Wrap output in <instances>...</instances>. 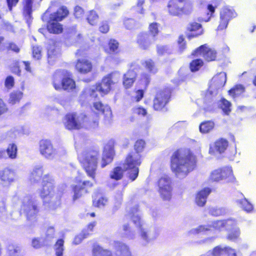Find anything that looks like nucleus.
<instances>
[{
    "mask_svg": "<svg viewBox=\"0 0 256 256\" xmlns=\"http://www.w3.org/2000/svg\"><path fill=\"white\" fill-rule=\"evenodd\" d=\"M197 158L190 148H179L170 158V168L174 175L180 178H186L196 166Z\"/></svg>",
    "mask_w": 256,
    "mask_h": 256,
    "instance_id": "obj_1",
    "label": "nucleus"
},
{
    "mask_svg": "<svg viewBox=\"0 0 256 256\" xmlns=\"http://www.w3.org/2000/svg\"><path fill=\"white\" fill-rule=\"evenodd\" d=\"M20 214L26 218L28 222L34 224L40 211V204L35 197L26 195L20 198Z\"/></svg>",
    "mask_w": 256,
    "mask_h": 256,
    "instance_id": "obj_2",
    "label": "nucleus"
},
{
    "mask_svg": "<svg viewBox=\"0 0 256 256\" xmlns=\"http://www.w3.org/2000/svg\"><path fill=\"white\" fill-rule=\"evenodd\" d=\"M100 153L96 150H88L84 151L78 156L80 162L82 164L88 176L94 179Z\"/></svg>",
    "mask_w": 256,
    "mask_h": 256,
    "instance_id": "obj_3",
    "label": "nucleus"
},
{
    "mask_svg": "<svg viewBox=\"0 0 256 256\" xmlns=\"http://www.w3.org/2000/svg\"><path fill=\"white\" fill-rule=\"evenodd\" d=\"M193 4L190 0H170L167 5L168 12L172 16L190 15L193 10Z\"/></svg>",
    "mask_w": 256,
    "mask_h": 256,
    "instance_id": "obj_4",
    "label": "nucleus"
},
{
    "mask_svg": "<svg viewBox=\"0 0 256 256\" xmlns=\"http://www.w3.org/2000/svg\"><path fill=\"white\" fill-rule=\"evenodd\" d=\"M160 24L153 22L150 23L148 27V32H142L139 34L137 37L136 42L140 48L148 50L152 44V40H155L160 32Z\"/></svg>",
    "mask_w": 256,
    "mask_h": 256,
    "instance_id": "obj_5",
    "label": "nucleus"
},
{
    "mask_svg": "<svg viewBox=\"0 0 256 256\" xmlns=\"http://www.w3.org/2000/svg\"><path fill=\"white\" fill-rule=\"evenodd\" d=\"M52 84L57 90L73 92L76 88L75 82L70 78L68 71L64 70H58L54 72Z\"/></svg>",
    "mask_w": 256,
    "mask_h": 256,
    "instance_id": "obj_6",
    "label": "nucleus"
},
{
    "mask_svg": "<svg viewBox=\"0 0 256 256\" xmlns=\"http://www.w3.org/2000/svg\"><path fill=\"white\" fill-rule=\"evenodd\" d=\"M172 90L164 88L156 92L153 100L152 108L157 112H166V105L171 100Z\"/></svg>",
    "mask_w": 256,
    "mask_h": 256,
    "instance_id": "obj_7",
    "label": "nucleus"
},
{
    "mask_svg": "<svg viewBox=\"0 0 256 256\" xmlns=\"http://www.w3.org/2000/svg\"><path fill=\"white\" fill-rule=\"evenodd\" d=\"M68 14V10L65 6H62L56 12L53 13L47 24V30L50 33L58 34L62 32V26L58 22Z\"/></svg>",
    "mask_w": 256,
    "mask_h": 256,
    "instance_id": "obj_8",
    "label": "nucleus"
},
{
    "mask_svg": "<svg viewBox=\"0 0 256 256\" xmlns=\"http://www.w3.org/2000/svg\"><path fill=\"white\" fill-rule=\"evenodd\" d=\"M192 57L202 56L204 61L208 63L218 62L220 60V56L217 50L210 47L207 44H202L195 48L190 54Z\"/></svg>",
    "mask_w": 256,
    "mask_h": 256,
    "instance_id": "obj_9",
    "label": "nucleus"
},
{
    "mask_svg": "<svg viewBox=\"0 0 256 256\" xmlns=\"http://www.w3.org/2000/svg\"><path fill=\"white\" fill-rule=\"evenodd\" d=\"M94 106L98 112H95L96 118L92 121L88 122V127L90 128H95L98 125V114H102L104 116V122L106 124H110L112 122V112L110 107L107 105H104L101 102H95Z\"/></svg>",
    "mask_w": 256,
    "mask_h": 256,
    "instance_id": "obj_10",
    "label": "nucleus"
},
{
    "mask_svg": "<svg viewBox=\"0 0 256 256\" xmlns=\"http://www.w3.org/2000/svg\"><path fill=\"white\" fill-rule=\"evenodd\" d=\"M210 178L212 182H218L224 180L226 182H233L235 180L232 170L229 166H225L213 170L211 172Z\"/></svg>",
    "mask_w": 256,
    "mask_h": 256,
    "instance_id": "obj_11",
    "label": "nucleus"
},
{
    "mask_svg": "<svg viewBox=\"0 0 256 256\" xmlns=\"http://www.w3.org/2000/svg\"><path fill=\"white\" fill-rule=\"evenodd\" d=\"M86 119V116L84 114L78 116L75 113L68 114L66 116L64 125L68 130H78L82 124L87 122Z\"/></svg>",
    "mask_w": 256,
    "mask_h": 256,
    "instance_id": "obj_12",
    "label": "nucleus"
},
{
    "mask_svg": "<svg viewBox=\"0 0 256 256\" xmlns=\"http://www.w3.org/2000/svg\"><path fill=\"white\" fill-rule=\"evenodd\" d=\"M113 84L112 80V74L103 78L100 84L93 86L88 90V93L91 97L96 98L98 96L97 92L102 94H106L110 90V86Z\"/></svg>",
    "mask_w": 256,
    "mask_h": 256,
    "instance_id": "obj_13",
    "label": "nucleus"
},
{
    "mask_svg": "<svg viewBox=\"0 0 256 256\" xmlns=\"http://www.w3.org/2000/svg\"><path fill=\"white\" fill-rule=\"evenodd\" d=\"M158 192L164 200H170L172 196V187L170 178L168 176L160 178L158 181Z\"/></svg>",
    "mask_w": 256,
    "mask_h": 256,
    "instance_id": "obj_14",
    "label": "nucleus"
},
{
    "mask_svg": "<svg viewBox=\"0 0 256 256\" xmlns=\"http://www.w3.org/2000/svg\"><path fill=\"white\" fill-rule=\"evenodd\" d=\"M141 156L139 155L129 154V179L134 181L139 174L138 167L141 164Z\"/></svg>",
    "mask_w": 256,
    "mask_h": 256,
    "instance_id": "obj_15",
    "label": "nucleus"
},
{
    "mask_svg": "<svg viewBox=\"0 0 256 256\" xmlns=\"http://www.w3.org/2000/svg\"><path fill=\"white\" fill-rule=\"evenodd\" d=\"M39 150L40 154L46 158H52L56 154L51 142L48 140H42L39 142Z\"/></svg>",
    "mask_w": 256,
    "mask_h": 256,
    "instance_id": "obj_16",
    "label": "nucleus"
},
{
    "mask_svg": "<svg viewBox=\"0 0 256 256\" xmlns=\"http://www.w3.org/2000/svg\"><path fill=\"white\" fill-rule=\"evenodd\" d=\"M42 188L40 190V196L42 198H46L50 196L54 188V180L48 175L43 176L42 181Z\"/></svg>",
    "mask_w": 256,
    "mask_h": 256,
    "instance_id": "obj_17",
    "label": "nucleus"
},
{
    "mask_svg": "<svg viewBox=\"0 0 256 256\" xmlns=\"http://www.w3.org/2000/svg\"><path fill=\"white\" fill-rule=\"evenodd\" d=\"M203 33L202 25L196 22H190L186 28V36L188 40L198 37Z\"/></svg>",
    "mask_w": 256,
    "mask_h": 256,
    "instance_id": "obj_18",
    "label": "nucleus"
},
{
    "mask_svg": "<svg viewBox=\"0 0 256 256\" xmlns=\"http://www.w3.org/2000/svg\"><path fill=\"white\" fill-rule=\"evenodd\" d=\"M236 225L235 220L228 218L224 220H218L213 222L209 226L208 230H220L223 228L226 230L233 228Z\"/></svg>",
    "mask_w": 256,
    "mask_h": 256,
    "instance_id": "obj_19",
    "label": "nucleus"
},
{
    "mask_svg": "<svg viewBox=\"0 0 256 256\" xmlns=\"http://www.w3.org/2000/svg\"><path fill=\"white\" fill-rule=\"evenodd\" d=\"M92 186V184L88 180H84L82 184L79 183L76 185H72V188L74 193L73 200H76L88 192L86 186L91 187Z\"/></svg>",
    "mask_w": 256,
    "mask_h": 256,
    "instance_id": "obj_20",
    "label": "nucleus"
},
{
    "mask_svg": "<svg viewBox=\"0 0 256 256\" xmlns=\"http://www.w3.org/2000/svg\"><path fill=\"white\" fill-rule=\"evenodd\" d=\"M228 146V140L226 138H220L216 140L213 144L210 146V150L213 152H216L222 154L225 152Z\"/></svg>",
    "mask_w": 256,
    "mask_h": 256,
    "instance_id": "obj_21",
    "label": "nucleus"
},
{
    "mask_svg": "<svg viewBox=\"0 0 256 256\" xmlns=\"http://www.w3.org/2000/svg\"><path fill=\"white\" fill-rule=\"evenodd\" d=\"M114 154V146L110 144L104 147L101 166L104 168L107 164L110 163L113 160Z\"/></svg>",
    "mask_w": 256,
    "mask_h": 256,
    "instance_id": "obj_22",
    "label": "nucleus"
},
{
    "mask_svg": "<svg viewBox=\"0 0 256 256\" xmlns=\"http://www.w3.org/2000/svg\"><path fill=\"white\" fill-rule=\"evenodd\" d=\"M212 256H236L234 250L228 246L222 248L220 246H215L212 250Z\"/></svg>",
    "mask_w": 256,
    "mask_h": 256,
    "instance_id": "obj_23",
    "label": "nucleus"
},
{
    "mask_svg": "<svg viewBox=\"0 0 256 256\" xmlns=\"http://www.w3.org/2000/svg\"><path fill=\"white\" fill-rule=\"evenodd\" d=\"M128 170V156L126 157L125 162L122 166L114 168L110 173V178L116 180H121L124 172Z\"/></svg>",
    "mask_w": 256,
    "mask_h": 256,
    "instance_id": "obj_24",
    "label": "nucleus"
},
{
    "mask_svg": "<svg viewBox=\"0 0 256 256\" xmlns=\"http://www.w3.org/2000/svg\"><path fill=\"white\" fill-rule=\"evenodd\" d=\"M16 179V173L14 170L8 168L0 170V180L5 185H8Z\"/></svg>",
    "mask_w": 256,
    "mask_h": 256,
    "instance_id": "obj_25",
    "label": "nucleus"
},
{
    "mask_svg": "<svg viewBox=\"0 0 256 256\" xmlns=\"http://www.w3.org/2000/svg\"><path fill=\"white\" fill-rule=\"evenodd\" d=\"M212 192L211 188H204L200 190L196 194L195 202L196 204L200 206H203L205 204L208 196Z\"/></svg>",
    "mask_w": 256,
    "mask_h": 256,
    "instance_id": "obj_26",
    "label": "nucleus"
},
{
    "mask_svg": "<svg viewBox=\"0 0 256 256\" xmlns=\"http://www.w3.org/2000/svg\"><path fill=\"white\" fill-rule=\"evenodd\" d=\"M220 5V2L218 0L212 1V4H209L207 5L206 9L208 12L206 13V18H199L200 22H208L212 17L214 16L216 8Z\"/></svg>",
    "mask_w": 256,
    "mask_h": 256,
    "instance_id": "obj_27",
    "label": "nucleus"
},
{
    "mask_svg": "<svg viewBox=\"0 0 256 256\" xmlns=\"http://www.w3.org/2000/svg\"><path fill=\"white\" fill-rule=\"evenodd\" d=\"M140 66L137 62L131 63L129 68V84H132L137 79Z\"/></svg>",
    "mask_w": 256,
    "mask_h": 256,
    "instance_id": "obj_28",
    "label": "nucleus"
},
{
    "mask_svg": "<svg viewBox=\"0 0 256 256\" xmlns=\"http://www.w3.org/2000/svg\"><path fill=\"white\" fill-rule=\"evenodd\" d=\"M76 69L81 74H86L92 68L90 62L85 59L78 60L76 65Z\"/></svg>",
    "mask_w": 256,
    "mask_h": 256,
    "instance_id": "obj_29",
    "label": "nucleus"
},
{
    "mask_svg": "<svg viewBox=\"0 0 256 256\" xmlns=\"http://www.w3.org/2000/svg\"><path fill=\"white\" fill-rule=\"evenodd\" d=\"M43 174V169L42 166L40 165L36 166L32 171L30 176V180L32 183H37L40 182L42 178Z\"/></svg>",
    "mask_w": 256,
    "mask_h": 256,
    "instance_id": "obj_30",
    "label": "nucleus"
},
{
    "mask_svg": "<svg viewBox=\"0 0 256 256\" xmlns=\"http://www.w3.org/2000/svg\"><path fill=\"white\" fill-rule=\"evenodd\" d=\"M215 126V123L212 120H206L202 122L199 126L200 132L202 134H206L212 131Z\"/></svg>",
    "mask_w": 256,
    "mask_h": 256,
    "instance_id": "obj_31",
    "label": "nucleus"
},
{
    "mask_svg": "<svg viewBox=\"0 0 256 256\" xmlns=\"http://www.w3.org/2000/svg\"><path fill=\"white\" fill-rule=\"evenodd\" d=\"M34 0H26L24 8V15L26 22L29 24L32 22V6Z\"/></svg>",
    "mask_w": 256,
    "mask_h": 256,
    "instance_id": "obj_32",
    "label": "nucleus"
},
{
    "mask_svg": "<svg viewBox=\"0 0 256 256\" xmlns=\"http://www.w3.org/2000/svg\"><path fill=\"white\" fill-rule=\"evenodd\" d=\"M142 64L144 68L150 74H155L158 72L156 62L152 58L144 60Z\"/></svg>",
    "mask_w": 256,
    "mask_h": 256,
    "instance_id": "obj_33",
    "label": "nucleus"
},
{
    "mask_svg": "<svg viewBox=\"0 0 256 256\" xmlns=\"http://www.w3.org/2000/svg\"><path fill=\"white\" fill-rule=\"evenodd\" d=\"M220 15V18L229 22L236 16V14L233 10L228 7H224L221 10Z\"/></svg>",
    "mask_w": 256,
    "mask_h": 256,
    "instance_id": "obj_34",
    "label": "nucleus"
},
{
    "mask_svg": "<svg viewBox=\"0 0 256 256\" xmlns=\"http://www.w3.org/2000/svg\"><path fill=\"white\" fill-rule=\"evenodd\" d=\"M204 61L201 58L192 60L189 64V68L192 72H195L200 70L204 66Z\"/></svg>",
    "mask_w": 256,
    "mask_h": 256,
    "instance_id": "obj_35",
    "label": "nucleus"
},
{
    "mask_svg": "<svg viewBox=\"0 0 256 256\" xmlns=\"http://www.w3.org/2000/svg\"><path fill=\"white\" fill-rule=\"evenodd\" d=\"M92 254L94 256H112L110 251L103 249L98 244H94Z\"/></svg>",
    "mask_w": 256,
    "mask_h": 256,
    "instance_id": "obj_36",
    "label": "nucleus"
},
{
    "mask_svg": "<svg viewBox=\"0 0 256 256\" xmlns=\"http://www.w3.org/2000/svg\"><path fill=\"white\" fill-rule=\"evenodd\" d=\"M146 142L143 139H138L136 141L134 145V148L136 152V154H132L135 156L140 155V153L142 152L146 147Z\"/></svg>",
    "mask_w": 256,
    "mask_h": 256,
    "instance_id": "obj_37",
    "label": "nucleus"
},
{
    "mask_svg": "<svg viewBox=\"0 0 256 256\" xmlns=\"http://www.w3.org/2000/svg\"><path fill=\"white\" fill-rule=\"evenodd\" d=\"M245 92V88L242 84H237L230 90L228 94L233 98L238 97Z\"/></svg>",
    "mask_w": 256,
    "mask_h": 256,
    "instance_id": "obj_38",
    "label": "nucleus"
},
{
    "mask_svg": "<svg viewBox=\"0 0 256 256\" xmlns=\"http://www.w3.org/2000/svg\"><path fill=\"white\" fill-rule=\"evenodd\" d=\"M54 229L53 226H50L48 228L46 233V236L44 238V243L46 246H50L54 238Z\"/></svg>",
    "mask_w": 256,
    "mask_h": 256,
    "instance_id": "obj_39",
    "label": "nucleus"
},
{
    "mask_svg": "<svg viewBox=\"0 0 256 256\" xmlns=\"http://www.w3.org/2000/svg\"><path fill=\"white\" fill-rule=\"evenodd\" d=\"M23 96V93L20 91H14L10 94L8 103L13 105L19 102Z\"/></svg>",
    "mask_w": 256,
    "mask_h": 256,
    "instance_id": "obj_40",
    "label": "nucleus"
},
{
    "mask_svg": "<svg viewBox=\"0 0 256 256\" xmlns=\"http://www.w3.org/2000/svg\"><path fill=\"white\" fill-rule=\"evenodd\" d=\"M231 106L232 104L230 102L224 98L220 99V108L225 114L228 115L230 114L232 110Z\"/></svg>",
    "mask_w": 256,
    "mask_h": 256,
    "instance_id": "obj_41",
    "label": "nucleus"
},
{
    "mask_svg": "<svg viewBox=\"0 0 256 256\" xmlns=\"http://www.w3.org/2000/svg\"><path fill=\"white\" fill-rule=\"evenodd\" d=\"M147 114V111L146 108L142 107H135L132 110V116L130 120H134L136 116H146Z\"/></svg>",
    "mask_w": 256,
    "mask_h": 256,
    "instance_id": "obj_42",
    "label": "nucleus"
},
{
    "mask_svg": "<svg viewBox=\"0 0 256 256\" xmlns=\"http://www.w3.org/2000/svg\"><path fill=\"white\" fill-rule=\"evenodd\" d=\"M8 252L9 256H23L22 253V248L18 245H9Z\"/></svg>",
    "mask_w": 256,
    "mask_h": 256,
    "instance_id": "obj_43",
    "label": "nucleus"
},
{
    "mask_svg": "<svg viewBox=\"0 0 256 256\" xmlns=\"http://www.w3.org/2000/svg\"><path fill=\"white\" fill-rule=\"evenodd\" d=\"M87 22L92 26L97 24L98 20V16L96 11L92 10L88 12L86 17Z\"/></svg>",
    "mask_w": 256,
    "mask_h": 256,
    "instance_id": "obj_44",
    "label": "nucleus"
},
{
    "mask_svg": "<svg viewBox=\"0 0 256 256\" xmlns=\"http://www.w3.org/2000/svg\"><path fill=\"white\" fill-rule=\"evenodd\" d=\"M6 154L8 158L12 159H14L16 158L18 148L16 144H10L6 150Z\"/></svg>",
    "mask_w": 256,
    "mask_h": 256,
    "instance_id": "obj_45",
    "label": "nucleus"
},
{
    "mask_svg": "<svg viewBox=\"0 0 256 256\" xmlns=\"http://www.w3.org/2000/svg\"><path fill=\"white\" fill-rule=\"evenodd\" d=\"M58 55V52L54 46H50L48 50V58L49 64H52Z\"/></svg>",
    "mask_w": 256,
    "mask_h": 256,
    "instance_id": "obj_46",
    "label": "nucleus"
},
{
    "mask_svg": "<svg viewBox=\"0 0 256 256\" xmlns=\"http://www.w3.org/2000/svg\"><path fill=\"white\" fill-rule=\"evenodd\" d=\"M64 241L62 239L58 240L54 244V248L56 256H62Z\"/></svg>",
    "mask_w": 256,
    "mask_h": 256,
    "instance_id": "obj_47",
    "label": "nucleus"
},
{
    "mask_svg": "<svg viewBox=\"0 0 256 256\" xmlns=\"http://www.w3.org/2000/svg\"><path fill=\"white\" fill-rule=\"evenodd\" d=\"M177 43L178 44V52L179 53H182L187 48L186 42L184 38L183 35L179 36Z\"/></svg>",
    "mask_w": 256,
    "mask_h": 256,
    "instance_id": "obj_48",
    "label": "nucleus"
},
{
    "mask_svg": "<svg viewBox=\"0 0 256 256\" xmlns=\"http://www.w3.org/2000/svg\"><path fill=\"white\" fill-rule=\"evenodd\" d=\"M114 247L117 251H119L121 254H126L128 252L127 246L122 242L116 241L114 242Z\"/></svg>",
    "mask_w": 256,
    "mask_h": 256,
    "instance_id": "obj_49",
    "label": "nucleus"
},
{
    "mask_svg": "<svg viewBox=\"0 0 256 256\" xmlns=\"http://www.w3.org/2000/svg\"><path fill=\"white\" fill-rule=\"evenodd\" d=\"M240 234V230L238 228L232 230L227 236V238L231 241H234L237 240Z\"/></svg>",
    "mask_w": 256,
    "mask_h": 256,
    "instance_id": "obj_50",
    "label": "nucleus"
},
{
    "mask_svg": "<svg viewBox=\"0 0 256 256\" xmlns=\"http://www.w3.org/2000/svg\"><path fill=\"white\" fill-rule=\"evenodd\" d=\"M242 208L243 210L246 212H250L253 210V206L246 200L241 201Z\"/></svg>",
    "mask_w": 256,
    "mask_h": 256,
    "instance_id": "obj_51",
    "label": "nucleus"
},
{
    "mask_svg": "<svg viewBox=\"0 0 256 256\" xmlns=\"http://www.w3.org/2000/svg\"><path fill=\"white\" fill-rule=\"evenodd\" d=\"M168 50V46L166 45H157L156 46V51L159 56H164Z\"/></svg>",
    "mask_w": 256,
    "mask_h": 256,
    "instance_id": "obj_52",
    "label": "nucleus"
},
{
    "mask_svg": "<svg viewBox=\"0 0 256 256\" xmlns=\"http://www.w3.org/2000/svg\"><path fill=\"white\" fill-rule=\"evenodd\" d=\"M42 48L39 46H34L32 48V55L34 58L40 60L41 58Z\"/></svg>",
    "mask_w": 256,
    "mask_h": 256,
    "instance_id": "obj_53",
    "label": "nucleus"
},
{
    "mask_svg": "<svg viewBox=\"0 0 256 256\" xmlns=\"http://www.w3.org/2000/svg\"><path fill=\"white\" fill-rule=\"evenodd\" d=\"M88 233H86L85 232L82 231L81 234L76 236L74 239V244H78L81 242L82 240L86 238H87Z\"/></svg>",
    "mask_w": 256,
    "mask_h": 256,
    "instance_id": "obj_54",
    "label": "nucleus"
},
{
    "mask_svg": "<svg viewBox=\"0 0 256 256\" xmlns=\"http://www.w3.org/2000/svg\"><path fill=\"white\" fill-rule=\"evenodd\" d=\"M226 80L225 74L218 76L215 78L216 84L220 86H223L225 84Z\"/></svg>",
    "mask_w": 256,
    "mask_h": 256,
    "instance_id": "obj_55",
    "label": "nucleus"
},
{
    "mask_svg": "<svg viewBox=\"0 0 256 256\" xmlns=\"http://www.w3.org/2000/svg\"><path fill=\"white\" fill-rule=\"evenodd\" d=\"M229 22L224 18L220 17L219 24L217 28L218 30H222L226 29L228 24Z\"/></svg>",
    "mask_w": 256,
    "mask_h": 256,
    "instance_id": "obj_56",
    "label": "nucleus"
},
{
    "mask_svg": "<svg viewBox=\"0 0 256 256\" xmlns=\"http://www.w3.org/2000/svg\"><path fill=\"white\" fill-rule=\"evenodd\" d=\"M141 80H144V90H146L150 82V76L148 74H143L142 75Z\"/></svg>",
    "mask_w": 256,
    "mask_h": 256,
    "instance_id": "obj_57",
    "label": "nucleus"
},
{
    "mask_svg": "<svg viewBox=\"0 0 256 256\" xmlns=\"http://www.w3.org/2000/svg\"><path fill=\"white\" fill-rule=\"evenodd\" d=\"M107 200L106 198L101 197L97 200H94L93 204L94 206L100 208V206H104Z\"/></svg>",
    "mask_w": 256,
    "mask_h": 256,
    "instance_id": "obj_58",
    "label": "nucleus"
},
{
    "mask_svg": "<svg viewBox=\"0 0 256 256\" xmlns=\"http://www.w3.org/2000/svg\"><path fill=\"white\" fill-rule=\"evenodd\" d=\"M135 94L136 95L134 96V100L136 102H138L144 98V90L141 89L136 90Z\"/></svg>",
    "mask_w": 256,
    "mask_h": 256,
    "instance_id": "obj_59",
    "label": "nucleus"
},
{
    "mask_svg": "<svg viewBox=\"0 0 256 256\" xmlns=\"http://www.w3.org/2000/svg\"><path fill=\"white\" fill-rule=\"evenodd\" d=\"M110 50L114 52L118 48V42L115 40L111 39L108 42Z\"/></svg>",
    "mask_w": 256,
    "mask_h": 256,
    "instance_id": "obj_60",
    "label": "nucleus"
},
{
    "mask_svg": "<svg viewBox=\"0 0 256 256\" xmlns=\"http://www.w3.org/2000/svg\"><path fill=\"white\" fill-rule=\"evenodd\" d=\"M74 16L77 18H80L82 16L84 11V10L80 6H76L74 8Z\"/></svg>",
    "mask_w": 256,
    "mask_h": 256,
    "instance_id": "obj_61",
    "label": "nucleus"
},
{
    "mask_svg": "<svg viewBox=\"0 0 256 256\" xmlns=\"http://www.w3.org/2000/svg\"><path fill=\"white\" fill-rule=\"evenodd\" d=\"M12 73L16 74L18 76L20 75V62L16 61L14 63V65L12 67Z\"/></svg>",
    "mask_w": 256,
    "mask_h": 256,
    "instance_id": "obj_62",
    "label": "nucleus"
},
{
    "mask_svg": "<svg viewBox=\"0 0 256 256\" xmlns=\"http://www.w3.org/2000/svg\"><path fill=\"white\" fill-rule=\"evenodd\" d=\"M109 29V26L107 22H102L99 28L100 31L104 34L108 32Z\"/></svg>",
    "mask_w": 256,
    "mask_h": 256,
    "instance_id": "obj_63",
    "label": "nucleus"
},
{
    "mask_svg": "<svg viewBox=\"0 0 256 256\" xmlns=\"http://www.w3.org/2000/svg\"><path fill=\"white\" fill-rule=\"evenodd\" d=\"M14 84V78L12 76H8L5 80L6 86L11 88Z\"/></svg>",
    "mask_w": 256,
    "mask_h": 256,
    "instance_id": "obj_64",
    "label": "nucleus"
}]
</instances>
